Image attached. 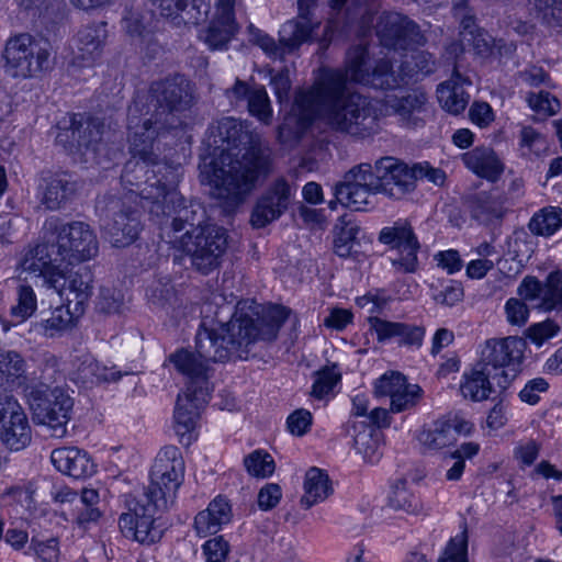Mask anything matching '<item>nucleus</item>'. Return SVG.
Returning a JSON list of instances; mask_svg holds the SVG:
<instances>
[{"label":"nucleus","instance_id":"f8f14e48","mask_svg":"<svg viewBox=\"0 0 562 562\" xmlns=\"http://www.w3.org/2000/svg\"><path fill=\"white\" fill-rule=\"evenodd\" d=\"M525 344L513 336L485 340L475 362L492 373L496 386L505 391L516 379L524 358Z\"/></svg>","mask_w":562,"mask_h":562},{"label":"nucleus","instance_id":"f704fd0d","mask_svg":"<svg viewBox=\"0 0 562 562\" xmlns=\"http://www.w3.org/2000/svg\"><path fill=\"white\" fill-rule=\"evenodd\" d=\"M76 182L67 175L55 176L46 183L42 203L52 211L64 206L75 194Z\"/></svg>","mask_w":562,"mask_h":562},{"label":"nucleus","instance_id":"ea45409f","mask_svg":"<svg viewBox=\"0 0 562 562\" xmlns=\"http://www.w3.org/2000/svg\"><path fill=\"white\" fill-rule=\"evenodd\" d=\"M79 316L71 305H60L53 310L47 318H42L38 326L45 336L55 337L70 329Z\"/></svg>","mask_w":562,"mask_h":562},{"label":"nucleus","instance_id":"6e6d98bb","mask_svg":"<svg viewBox=\"0 0 562 562\" xmlns=\"http://www.w3.org/2000/svg\"><path fill=\"white\" fill-rule=\"evenodd\" d=\"M423 394L424 391L418 384L407 382L390 400L391 412L401 413L413 408L420 401Z\"/></svg>","mask_w":562,"mask_h":562},{"label":"nucleus","instance_id":"680f3d73","mask_svg":"<svg viewBox=\"0 0 562 562\" xmlns=\"http://www.w3.org/2000/svg\"><path fill=\"white\" fill-rule=\"evenodd\" d=\"M348 214L345 213L338 218L334 228V249L339 257L351 255V227H349Z\"/></svg>","mask_w":562,"mask_h":562},{"label":"nucleus","instance_id":"dca6fc26","mask_svg":"<svg viewBox=\"0 0 562 562\" xmlns=\"http://www.w3.org/2000/svg\"><path fill=\"white\" fill-rule=\"evenodd\" d=\"M0 440L12 451L26 448L32 441V429L19 401L9 394H0Z\"/></svg>","mask_w":562,"mask_h":562},{"label":"nucleus","instance_id":"473e14b6","mask_svg":"<svg viewBox=\"0 0 562 562\" xmlns=\"http://www.w3.org/2000/svg\"><path fill=\"white\" fill-rule=\"evenodd\" d=\"M493 382L492 373L474 363L462 373L460 392L464 398L482 402L487 400L493 393Z\"/></svg>","mask_w":562,"mask_h":562},{"label":"nucleus","instance_id":"7c9ffc66","mask_svg":"<svg viewBox=\"0 0 562 562\" xmlns=\"http://www.w3.org/2000/svg\"><path fill=\"white\" fill-rule=\"evenodd\" d=\"M232 507L226 497L217 496L194 518V529L200 537L216 533L232 519Z\"/></svg>","mask_w":562,"mask_h":562},{"label":"nucleus","instance_id":"c03bdc74","mask_svg":"<svg viewBox=\"0 0 562 562\" xmlns=\"http://www.w3.org/2000/svg\"><path fill=\"white\" fill-rule=\"evenodd\" d=\"M312 31L311 19L303 20V22L296 20L288 21L280 30V44L284 50H293L302 43L308 41Z\"/></svg>","mask_w":562,"mask_h":562},{"label":"nucleus","instance_id":"a19ab883","mask_svg":"<svg viewBox=\"0 0 562 562\" xmlns=\"http://www.w3.org/2000/svg\"><path fill=\"white\" fill-rule=\"evenodd\" d=\"M353 136L371 132L376 125V109L372 101L353 90Z\"/></svg>","mask_w":562,"mask_h":562},{"label":"nucleus","instance_id":"a18cd8bd","mask_svg":"<svg viewBox=\"0 0 562 562\" xmlns=\"http://www.w3.org/2000/svg\"><path fill=\"white\" fill-rule=\"evenodd\" d=\"M353 443L357 452L362 456L363 462L375 464L380 460L381 431L375 428L358 430Z\"/></svg>","mask_w":562,"mask_h":562},{"label":"nucleus","instance_id":"4be33fe9","mask_svg":"<svg viewBox=\"0 0 562 562\" xmlns=\"http://www.w3.org/2000/svg\"><path fill=\"white\" fill-rule=\"evenodd\" d=\"M121 376L122 373L114 367L102 364L90 353L77 357L71 371V380L86 389H91L104 382H116Z\"/></svg>","mask_w":562,"mask_h":562},{"label":"nucleus","instance_id":"49530a36","mask_svg":"<svg viewBox=\"0 0 562 562\" xmlns=\"http://www.w3.org/2000/svg\"><path fill=\"white\" fill-rule=\"evenodd\" d=\"M16 303L10 307V315L16 323H22L31 317L37 308V299L33 288L25 283H19L15 290Z\"/></svg>","mask_w":562,"mask_h":562},{"label":"nucleus","instance_id":"4468645a","mask_svg":"<svg viewBox=\"0 0 562 562\" xmlns=\"http://www.w3.org/2000/svg\"><path fill=\"white\" fill-rule=\"evenodd\" d=\"M374 30L381 46L395 52L413 50L427 42L418 24L398 12H382Z\"/></svg>","mask_w":562,"mask_h":562},{"label":"nucleus","instance_id":"f03ea898","mask_svg":"<svg viewBox=\"0 0 562 562\" xmlns=\"http://www.w3.org/2000/svg\"><path fill=\"white\" fill-rule=\"evenodd\" d=\"M216 133L221 146L226 148L211 164L212 194L233 207L244 201L259 177L267 172L268 156L260 134L250 123L223 117L217 122Z\"/></svg>","mask_w":562,"mask_h":562},{"label":"nucleus","instance_id":"6ab92c4d","mask_svg":"<svg viewBox=\"0 0 562 562\" xmlns=\"http://www.w3.org/2000/svg\"><path fill=\"white\" fill-rule=\"evenodd\" d=\"M106 26L105 22H100L79 30L72 44L74 65L92 67L100 60L108 38Z\"/></svg>","mask_w":562,"mask_h":562},{"label":"nucleus","instance_id":"ddd939ff","mask_svg":"<svg viewBox=\"0 0 562 562\" xmlns=\"http://www.w3.org/2000/svg\"><path fill=\"white\" fill-rule=\"evenodd\" d=\"M48 240L53 243V252L60 261L74 265L90 260L98 254V240L90 226L83 222L57 225V220L46 223Z\"/></svg>","mask_w":562,"mask_h":562},{"label":"nucleus","instance_id":"393cba45","mask_svg":"<svg viewBox=\"0 0 562 562\" xmlns=\"http://www.w3.org/2000/svg\"><path fill=\"white\" fill-rule=\"evenodd\" d=\"M69 123L71 138L77 143V146L99 155L104 147L102 142L103 122L98 117L76 113L70 115Z\"/></svg>","mask_w":562,"mask_h":562},{"label":"nucleus","instance_id":"864d4df0","mask_svg":"<svg viewBox=\"0 0 562 562\" xmlns=\"http://www.w3.org/2000/svg\"><path fill=\"white\" fill-rule=\"evenodd\" d=\"M430 296L437 304L454 306L463 297V288L461 283L453 280L441 281L431 284Z\"/></svg>","mask_w":562,"mask_h":562},{"label":"nucleus","instance_id":"58836bf2","mask_svg":"<svg viewBox=\"0 0 562 562\" xmlns=\"http://www.w3.org/2000/svg\"><path fill=\"white\" fill-rule=\"evenodd\" d=\"M171 474L175 476L184 475V461L180 450L176 446H166L157 454L151 467L150 477ZM176 480V477H173Z\"/></svg>","mask_w":562,"mask_h":562},{"label":"nucleus","instance_id":"13d9d810","mask_svg":"<svg viewBox=\"0 0 562 562\" xmlns=\"http://www.w3.org/2000/svg\"><path fill=\"white\" fill-rule=\"evenodd\" d=\"M153 4L159 10V13L166 18L170 19L171 22L179 26L181 24H186L187 21L182 18V12L186 11L189 3L192 2L193 5H196V2H205V0H151Z\"/></svg>","mask_w":562,"mask_h":562},{"label":"nucleus","instance_id":"f3484780","mask_svg":"<svg viewBox=\"0 0 562 562\" xmlns=\"http://www.w3.org/2000/svg\"><path fill=\"white\" fill-rule=\"evenodd\" d=\"M517 294L542 312L562 310V270L551 271L543 281L527 276L517 288Z\"/></svg>","mask_w":562,"mask_h":562},{"label":"nucleus","instance_id":"37998d69","mask_svg":"<svg viewBox=\"0 0 562 562\" xmlns=\"http://www.w3.org/2000/svg\"><path fill=\"white\" fill-rule=\"evenodd\" d=\"M387 505L395 510H403L413 515H417L423 509L418 496L408 490L406 480H397L392 484L387 496Z\"/></svg>","mask_w":562,"mask_h":562},{"label":"nucleus","instance_id":"2f4dec72","mask_svg":"<svg viewBox=\"0 0 562 562\" xmlns=\"http://www.w3.org/2000/svg\"><path fill=\"white\" fill-rule=\"evenodd\" d=\"M66 284L64 291L56 292L59 296H65L67 304L75 307L77 315H82L85 304L91 295L92 276L87 268H79L68 276L65 273Z\"/></svg>","mask_w":562,"mask_h":562},{"label":"nucleus","instance_id":"a878e982","mask_svg":"<svg viewBox=\"0 0 562 562\" xmlns=\"http://www.w3.org/2000/svg\"><path fill=\"white\" fill-rule=\"evenodd\" d=\"M472 77L462 75L456 67L451 78L437 87V99L445 111L458 115L465 110L470 95L464 91V86H472Z\"/></svg>","mask_w":562,"mask_h":562},{"label":"nucleus","instance_id":"2eb2a0df","mask_svg":"<svg viewBox=\"0 0 562 562\" xmlns=\"http://www.w3.org/2000/svg\"><path fill=\"white\" fill-rule=\"evenodd\" d=\"M44 238V243L30 247L24 252L20 266L22 272L31 278L41 279L44 286L61 293L66 284L63 261L53 252V243L48 240L47 234Z\"/></svg>","mask_w":562,"mask_h":562},{"label":"nucleus","instance_id":"4c0bfd02","mask_svg":"<svg viewBox=\"0 0 562 562\" xmlns=\"http://www.w3.org/2000/svg\"><path fill=\"white\" fill-rule=\"evenodd\" d=\"M382 172L375 175L371 165L361 164L353 168V212L361 210L357 204L356 196L363 194H374L383 187Z\"/></svg>","mask_w":562,"mask_h":562},{"label":"nucleus","instance_id":"1a4fd4ad","mask_svg":"<svg viewBox=\"0 0 562 562\" xmlns=\"http://www.w3.org/2000/svg\"><path fill=\"white\" fill-rule=\"evenodd\" d=\"M26 396L34 423L45 426L52 437H64L74 406L67 391L59 386L50 389L48 381L40 378L29 387Z\"/></svg>","mask_w":562,"mask_h":562},{"label":"nucleus","instance_id":"69168bd1","mask_svg":"<svg viewBox=\"0 0 562 562\" xmlns=\"http://www.w3.org/2000/svg\"><path fill=\"white\" fill-rule=\"evenodd\" d=\"M373 252V235L353 225V261L363 263Z\"/></svg>","mask_w":562,"mask_h":562},{"label":"nucleus","instance_id":"774afa93","mask_svg":"<svg viewBox=\"0 0 562 562\" xmlns=\"http://www.w3.org/2000/svg\"><path fill=\"white\" fill-rule=\"evenodd\" d=\"M229 550V543L223 536L209 539L202 546V551L206 562H225L227 560Z\"/></svg>","mask_w":562,"mask_h":562},{"label":"nucleus","instance_id":"3c124183","mask_svg":"<svg viewBox=\"0 0 562 562\" xmlns=\"http://www.w3.org/2000/svg\"><path fill=\"white\" fill-rule=\"evenodd\" d=\"M249 113L261 123L269 125L272 121V108L269 95L263 86L252 87V92L247 101Z\"/></svg>","mask_w":562,"mask_h":562},{"label":"nucleus","instance_id":"338daca9","mask_svg":"<svg viewBox=\"0 0 562 562\" xmlns=\"http://www.w3.org/2000/svg\"><path fill=\"white\" fill-rule=\"evenodd\" d=\"M559 331V325L552 319H547L532 324L527 329V337L533 345L541 347L546 341L555 337Z\"/></svg>","mask_w":562,"mask_h":562},{"label":"nucleus","instance_id":"72a5a7b5","mask_svg":"<svg viewBox=\"0 0 562 562\" xmlns=\"http://www.w3.org/2000/svg\"><path fill=\"white\" fill-rule=\"evenodd\" d=\"M417 438L424 449L428 451H438L456 441L452 427L447 418H439L426 425Z\"/></svg>","mask_w":562,"mask_h":562},{"label":"nucleus","instance_id":"0e129e2a","mask_svg":"<svg viewBox=\"0 0 562 562\" xmlns=\"http://www.w3.org/2000/svg\"><path fill=\"white\" fill-rule=\"evenodd\" d=\"M526 101L539 114L553 115L560 110V101L547 91L530 92Z\"/></svg>","mask_w":562,"mask_h":562},{"label":"nucleus","instance_id":"39448f33","mask_svg":"<svg viewBox=\"0 0 562 562\" xmlns=\"http://www.w3.org/2000/svg\"><path fill=\"white\" fill-rule=\"evenodd\" d=\"M378 0H353V35L359 40L353 46V83L359 82L374 89H396L406 83L407 78L414 76H427L436 70V59L425 50L412 55L413 67L406 70L408 65L401 66L395 74L391 61L382 58L372 63L368 40L372 37L373 21L378 12Z\"/></svg>","mask_w":562,"mask_h":562},{"label":"nucleus","instance_id":"09e8293b","mask_svg":"<svg viewBox=\"0 0 562 562\" xmlns=\"http://www.w3.org/2000/svg\"><path fill=\"white\" fill-rule=\"evenodd\" d=\"M562 226V209L550 206L536 213L529 228L532 233L541 236H551Z\"/></svg>","mask_w":562,"mask_h":562},{"label":"nucleus","instance_id":"5701e85b","mask_svg":"<svg viewBox=\"0 0 562 562\" xmlns=\"http://www.w3.org/2000/svg\"><path fill=\"white\" fill-rule=\"evenodd\" d=\"M375 168L378 172H382L383 181L394 187L391 188V191L395 189L396 192H392V195L397 198L412 192L416 187L418 175L423 173L420 165L409 168L393 157L381 158L376 162Z\"/></svg>","mask_w":562,"mask_h":562},{"label":"nucleus","instance_id":"4d7b16f0","mask_svg":"<svg viewBox=\"0 0 562 562\" xmlns=\"http://www.w3.org/2000/svg\"><path fill=\"white\" fill-rule=\"evenodd\" d=\"M247 472L256 477H268L276 469L272 457L262 450H255L244 459Z\"/></svg>","mask_w":562,"mask_h":562},{"label":"nucleus","instance_id":"412c9836","mask_svg":"<svg viewBox=\"0 0 562 562\" xmlns=\"http://www.w3.org/2000/svg\"><path fill=\"white\" fill-rule=\"evenodd\" d=\"M290 195L289 183L284 179L276 181L257 202L251 214L252 226L261 228L277 220L286 210Z\"/></svg>","mask_w":562,"mask_h":562},{"label":"nucleus","instance_id":"20e7f679","mask_svg":"<svg viewBox=\"0 0 562 562\" xmlns=\"http://www.w3.org/2000/svg\"><path fill=\"white\" fill-rule=\"evenodd\" d=\"M180 165H168L155 158L130 159L122 173L124 182L136 186L139 194L150 203L149 213L156 217H170L169 227L164 228L168 240L180 236L183 229L202 225L205 212L201 204L186 203L177 190L181 178Z\"/></svg>","mask_w":562,"mask_h":562},{"label":"nucleus","instance_id":"9b49d317","mask_svg":"<svg viewBox=\"0 0 562 562\" xmlns=\"http://www.w3.org/2000/svg\"><path fill=\"white\" fill-rule=\"evenodd\" d=\"M50 45L29 33L8 38L3 58L4 69L13 78H34L47 71L50 66Z\"/></svg>","mask_w":562,"mask_h":562},{"label":"nucleus","instance_id":"e433bc0d","mask_svg":"<svg viewBox=\"0 0 562 562\" xmlns=\"http://www.w3.org/2000/svg\"><path fill=\"white\" fill-rule=\"evenodd\" d=\"M378 240L391 250H396L419 239L412 224L405 218H398L392 225L381 228Z\"/></svg>","mask_w":562,"mask_h":562},{"label":"nucleus","instance_id":"c85d7f7f","mask_svg":"<svg viewBox=\"0 0 562 562\" xmlns=\"http://www.w3.org/2000/svg\"><path fill=\"white\" fill-rule=\"evenodd\" d=\"M50 460L59 472L74 479H83L94 473V463L89 454L76 447L54 449Z\"/></svg>","mask_w":562,"mask_h":562},{"label":"nucleus","instance_id":"79ce46f5","mask_svg":"<svg viewBox=\"0 0 562 562\" xmlns=\"http://www.w3.org/2000/svg\"><path fill=\"white\" fill-rule=\"evenodd\" d=\"M166 474L159 477H150V483L142 494L147 495L157 503L164 502V506L167 508L169 503H172L176 493L183 481V476H176Z\"/></svg>","mask_w":562,"mask_h":562},{"label":"nucleus","instance_id":"b1692460","mask_svg":"<svg viewBox=\"0 0 562 562\" xmlns=\"http://www.w3.org/2000/svg\"><path fill=\"white\" fill-rule=\"evenodd\" d=\"M386 105L411 127L422 125L429 114L427 94L420 89H413L401 98H390Z\"/></svg>","mask_w":562,"mask_h":562},{"label":"nucleus","instance_id":"aec40b11","mask_svg":"<svg viewBox=\"0 0 562 562\" xmlns=\"http://www.w3.org/2000/svg\"><path fill=\"white\" fill-rule=\"evenodd\" d=\"M510 199L497 187L470 195L468 207L473 220L490 225L501 222L510 207Z\"/></svg>","mask_w":562,"mask_h":562},{"label":"nucleus","instance_id":"a211bd4d","mask_svg":"<svg viewBox=\"0 0 562 562\" xmlns=\"http://www.w3.org/2000/svg\"><path fill=\"white\" fill-rule=\"evenodd\" d=\"M236 0H217L215 14L209 26L202 30L199 38L211 49H226L228 43L238 33L239 25L235 19Z\"/></svg>","mask_w":562,"mask_h":562},{"label":"nucleus","instance_id":"bf43d9fd","mask_svg":"<svg viewBox=\"0 0 562 562\" xmlns=\"http://www.w3.org/2000/svg\"><path fill=\"white\" fill-rule=\"evenodd\" d=\"M438 562H468V536L465 529L449 540Z\"/></svg>","mask_w":562,"mask_h":562},{"label":"nucleus","instance_id":"8fccbe9b","mask_svg":"<svg viewBox=\"0 0 562 562\" xmlns=\"http://www.w3.org/2000/svg\"><path fill=\"white\" fill-rule=\"evenodd\" d=\"M419 240L401 247L390 257L392 267L400 273H415L419 268L418 252L420 250Z\"/></svg>","mask_w":562,"mask_h":562},{"label":"nucleus","instance_id":"0eeeda50","mask_svg":"<svg viewBox=\"0 0 562 562\" xmlns=\"http://www.w3.org/2000/svg\"><path fill=\"white\" fill-rule=\"evenodd\" d=\"M122 182L131 187L127 193L122 196L110 195L98 202V207L104 212L103 228L114 247H125L136 240L142 229L140 202L147 201L136 186Z\"/></svg>","mask_w":562,"mask_h":562},{"label":"nucleus","instance_id":"6e6552de","mask_svg":"<svg viewBox=\"0 0 562 562\" xmlns=\"http://www.w3.org/2000/svg\"><path fill=\"white\" fill-rule=\"evenodd\" d=\"M168 243L189 257L193 269L209 274L221 263L227 247V235L224 228L207 223L187 229Z\"/></svg>","mask_w":562,"mask_h":562},{"label":"nucleus","instance_id":"9d476101","mask_svg":"<svg viewBox=\"0 0 562 562\" xmlns=\"http://www.w3.org/2000/svg\"><path fill=\"white\" fill-rule=\"evenodd\" d=\"M164 502L157 503L144 494L125 495L124 512L117 519L122 536L140 544L158 542L164 533L157 513L165 510Z\"/></svg>","mask_w":562,"mask_h":562},{"label":"nucleus","instance_id":"423d86ee","mask_svg":"<svg viewBox=\"0 0 562 562\" xmlns=\"http://www.w3.org/2000/svg\"><path fill=\"white\" fill-rule=\"evenodd\" d=\"M350 98L347 72L323 69L310 89L295 95L292 111L297 116L299 128L303 131L316 117H322L334 128L348 131Z\"/></svg>","mask_w":562,"mask_h":562},{"label":"nucleus","instance_id":"c9c22d12","mask_svg":"<svg viewBox=\"0 0 562 562\" xmlns=\"http://www.w3.org/2000/svg\"><path fill=\"white\" fill-rule=\"evenodd\" d=\"M331 492L328 475L318 468H311L305 474L304 495L301 503L310 508L318 502L324 501Z\"/></svg>","mask_w":562,"mask_h":562},{"label":"nucleus","instance_id":"de8ad7c7","mask_svg":"<svg viewBox=\"0 0 562 562\" xmlns=\"http://www.w3.org/2000/svg\"><path fill=\"white\" fill-rule=\"evenodd\" d=\"M518 149L521 157H540L548 150V142L546 136L532 126H522L518 136Z\"/></svg>","mask_w":562,"mask_h":562},{"label":"nucleus","instance_id":"7ed1b4c3","mask_svg":"<svg viewBox=\"0 0 562 562\" xmlns=\"http://www.w3.org/2000/svg\"><path fill=\"white\" fill-rule=\"evenodd\" d=\"M191 103V85L182 75L155 81L148 93L137 94L127 110L131 159L155 158L156 140L176 124L175 114Z\"/></svg>","mask_w":562,"mask_h":562},{"label":"nucleus","instance_id":"e2e57ef3","mask_svg":"<svg viewBox=\"0 0 562 562\" xmlns=\"http://www.w3.org/2000/svg\"><path fill=\"white\" fill-rule=\"evenodd\" d=\"M249 41L259 46L268 57L270 58H282L284 55V49L281 44H277L273 37L269 34L262 32L257 29L252 24H249L248 27Z\"/></svg>","mask_w":562,"mask_h":562},{"label":"nucleus","instance_id":"cd10ccee","mask_svg":"<svg viewBox=\"0 0 562 562\" xmlns=\"http://www.w3.org/2000/svg\"><path fill=\"white\" fill-rule=\"evenodd\" d=\"M464 166L480 178L496 182L505 170V165L491 147L477 146L461 156Z\"/></svg>","mask_w":562,"mask_h":562},{"label":"nucleus","instance_id":"052dcab7","mask_svg":"<svg viewBox=\"0 0 562 562\" xmlns=\"http://www.w3.org/2000/svg\"><path fill=\"white\" fill-rule=\"evenodd\" d=\"M406 376L398 371H386L374 381V394L387 396L390 400L407 383Z\"/></svg>","mask_w":562,"mask_h":562},{"label":"nucleus","instance_id":"f257e3e1","mask_svg":"<svg viewBox=\"0 0 562 562\" xmlns=\"http://www.w3.org/2000/svg\"><path fill=\"white\" fill-rule=\"evenodd\" d=\"M289 311L280 305L267 307L255 301H241L229 322L217 328H201L195 336L196 352L178 349L168 357L169 363L188 379L187 389L178 395L173 419L180 442L194 440L201 411L207 404L213 386L210 383V362L246 359L258 339L271 341L286 321Z\"/></svg>","mask_w":562,"mask_h":562},{"label":"nucleus","instance_id":"c756f323","mask_svg":"<svg viewBox=\"0 0 562 562\" xmlns=\"http://www.w3.org/2000/svg\"><path fill=\"white\" fill-rule=\"evenodd\" d=\"M371 327L380 341L398 338L400 345L419 348L425 337V328L397 322H389L378 317H370Z\"/></svg>","mask_w":562,"mask_h":562},{"label":"nucleus","instance_id":"bb28decb","mask_svg":"<svg viewBox=\"0 0 562 562\" xmlns=\"http://www.w3.org/2000/svg\"><path fill=\"white\" fill-rule=\"evenodd\" d=\"M36 379L27 374V364L18 351L0 349V387L26 392Z\"/></svg>","mask_w":562,"mask_h":562},{"label":"nucleus","instance_id":"5fc2aeb1","mask_svg":"<svg viewBox=\"0 0 562 562\" xmlns=\"http://www.w3.org/2000/svg\"><path fill=\"white\" fill-rule=\"evenodd\" d=\"M353 406L356 407L353 415L363 416L366 418V420L360 423L363 429L375 428L380 431L381 428L390 426L391 417L386 408L375 407L367 414L368 407L362 403L359 396L353 398Z\"/></svg>","mask_w":562,"mask_h":562},{"label":"nucleus","instance_id":"603ef678","mask_svg":"<svg viewBox=\"0 0 562 562\" xmlns=\"http://www.w3.org/2000/svg\"><path fill=\"white\" fill-rule=\"evenodd\" d=\"M340 379L341 373L336 364L321 369L315 373L311 395L317 400L325 398L333 393L334 387L339 383Z\"/></svg>","mask_w":562,"mask_h":562}]
</instances>
